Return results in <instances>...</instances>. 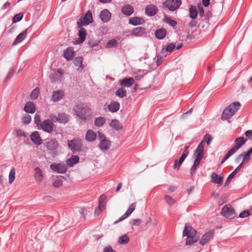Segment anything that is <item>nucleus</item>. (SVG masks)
I'll list each match as a JSON object with an SVG mask.
<instances>
[{
  "mask_svg": "<svg viewBox=\"0 0 252 252\" xmlns=\"http://www.w3.org/2000/svg\"><path fill=\"white\" fill-rule=\"evenodd\" d=\"M183 235V236L187 237L186 242L187 245H191L193 244L195 242H197L199 238V235L197 234V231L191 226L187 224L185 226Z\"/></svg>",
  "mask_w": 252,
  "mask_h": 252,
  "instance_id": "f257e3e1",
  "label": "nucleus"
},
{
  "mask_svg": "<svg viewBox=\"0 0 252 252\" xmlns=\"http://www.w3.org/2000/svg\"><path fill=\"white\" fill-rule=\"evenodd\" d=\"M241 104L238 101L230 104L227 108L225 109L221 115V119L227 120L230 118L239 109Z\"/></svg>",
  "mask_w": 252,
  "mask_h": 252,
  "instance_id": "f03ea898",
  "label": "nucleus"
},
{
  "mask_svg": "<svg viewBox=\"0 0 252 252\" xmlns=\"http://www.w3.org/2000/svg\"><path fill=\"white\" fill-rule=\"evenodd\" d=\"M76 115L81 120L83 121L87 120L92 115V110L88 106H83L82 105H78L75 110Z\"/></svg>",
  "mask_w": 252,
  "mask_h": 252,
  "instance_id": "7ed1b4c3",
  "label": "nucleus"
},
{
  "mask_svg": "<svg viewBox=\"0 0 252 252\" xmlns=\"http://www.w3.org/2000/svg\"><path fill=\"white\" fill-rule=\"evenodd\" d=\"M98 139L100 141L98 147L102 151H107L111 147V142L107 139L105 134L100 131H97Z\"/></svg>",
  "mask_w": 252,
  "mask_h": 252,
  "instance_id": "20e7f679",
  "label": "nucleus"
},
{
  "mask_svg": "<svg viewBox=\"0 0 252 252\" xmlns=\"http://www.w3.org/2000/svg\"><path fill=\"white\" fill-rule=\"evenodd\" d=\"M181 0H165L162 4L164 9L174 11L178 9L181 5Z\"/></svg>",
  "mask_w": 252,
  "mask_h": 252,
  "instance_id": "39448f33",
  "label": "nucleus"
},
{
  "mask_svg": "<svg viewBox=\"0 0 252 252\" xmlns=\"http://www.w3.org/2000/svg\"><path fill=\"white\" fill-rule=\"evenodd\" d=\"M221 214L222 216L229 219H233L236 216L235 211L231 205L226 204L221 209Z\"/></svg>",
  "mask_w": 252,
  "mask_h": 252,
  "instance_id": "423d86ee",
  "label": "nucleus"
},
{
  "mask_svg": "<svg viewBox=\"0 0 252 252\" xmlns=\"http://www.w3.org/2000/svg\"><path fill=\"white\" fill-rule=\"evenodd\" d=\"M68 145L70 150L73 152L81 151L82 147V141L80 138L73 139L72 140H68Z\"/></svg>",
  "mask_w": 252,
  "mask_h": 252,
  "instance_id": "0eeeda50",
  "label": "nucleus"
},
{
  "mask_svg": "<svg viewBox=\"0 0 252 252\" xmlns=\"http://www.w3.org/2000/svg\"><path fill=\"white\" fill-rule=\"evenodd\" d=\"M50 168L54 172L63 174L66 171L67 166L64 163H53L50 165Z\"/></svg>",
  "mask_w": 252,
  "mask_h": 252,
  "instance_id": "6e6552de",
  "label": "nucleus"
},
{
  "mask_svg": "<svg viewBox=\"0 0 252 252\" xmlns=\"http://www.w3.org/2000/svg\"><path fill=\"white\" fill-rule=\"evenodd\" d=\"M41 128L44 131L51 133L54 129V125L53 123L49 119L43 121L40 126Z\"/></svg>",
  "mask_w": 252,
  "mask_h": 252,
  "instance_id": "1a4fd4ad",
  "label": "nucleus"
},
{
  "mask_svg": "<svg viewBox=\"0 0 252 252\" xmlns=\"http://www.w3.org/2000/svg\"><path fill=\"white\" fill-rule=\"evenodd\" d=\"M204 141L202 140L199 144L196 149L194 156H195V159L200 161L202 159L204 155Z\"/></svg>",
  "mask_w": 252,
  "mask_h": 252,
  "instance_id": "9d476101",
  "label": "nucleus"
},
{
  "mask_svg": "<svg viewBox=\"0 0 252 252\" xmlns=\"http://www.w3.org/2000/svg\"><path fill=\"white\" fill-rule=\"evenodd\" d=\"M50 80L52 82L61 81L63 78V71L62 68L53 70L50 75Z\"/></svg>",
  "mask_w": 252,
  "mask_h": 252,
  "instance_id": "9b49d317",
  "label": "nucleus"
},
{
  "mask_svg": "<svg viewBox=\"0 0 252 252\" xmlns=\"http://www.w3.org/2000/svg\"><path fill=\"white\" fill-rule=\"evenodd\" d=\"M189 146H186L185 148V150L184 153L180 158L179 160H175L174 162V164L173 165V168L174 169H177V170L179 169V168L181 165L182 164L185 158L187 157L188 155L189 154V151L188 150Z\"/></svg>",
  "mask_w": 252,
  "mask_h": 252,
  "instance_id": "f8f14e48",
  "label": "nucleus"
},
{
  "mask_svg": "<svg viewBox=\"0 0 252 252\" xmlns=\"http://www.w3.org/2000/svg\"><path fill=\"white\" fill-rule=\"evenodd\" d=\"M93 21L92 13L91 11H88L85 14L83 21L81 20L77 23V27L83 25L87 26Z\"/></svg>",
  "mask_w": 252,
  "mask_h": 252,
  "instance_id": "ddd939ff",
  "label": "nucleus"
},
{
  "mask_svg": "<svg viewBox=\"0 0 252 252\" xmlns=\"http://www.w3.org/2000/svg\"><path fill=\"white\" fill-rule=\"evenodd\" d=\"M45 146L48 150L54 151L59 148V144L55 139H46Z\"/></svg>",
  "mask_w": 252,
  "mask_h": 252,
  "instance_id": "4468645a",
  "label": "nucleus"
},
{
  "mask_svg": "<svg viewBox=\"0 0 252 252\" xmlns=\"http://www.w3.org/2000/svg\"><path fill=\"white\" fill-rule=\"evenodd\" d=\"M247 139H245L243 137H239L235 139V145L231 149L235 153L244 145Z\"/></svg>",
  "mask_w": 252,
  "mask_h": 252,
  "instance_id": "2eb2a0df",
  "label": "nucleus"
},
{
  "mask_svg": "<svg viewBox=\"0 0 252 252\" xmlns=\"http://www.w3.org/2000/svg\"><path fill=\"white\" fill-rule=\"evenodd\" d=\"M158 11V7L154 4L148 5L145 7V13L149 16H153L155 15Z\"/></svg>",
  "mask_w": 252,
  "mask_h": 252,
  "instance_id": "dca6fc26",
  "label": "nucleus"
},
{
  "mask_svg": "<svg viewBox=\"0 0 252 252\" xmlns=\"http://www.w3.org/2000/svg\"><path fill=\"white\" fill-rule=\"evenodd\" d=\"M75 55V53L74 51L73 48L69 47L64 50L63 56L67 61H70L74 57Z\"/></svg>",
  "mask_w": 252,
  "mask_h": 252,
  "instance_id": "f3484780",
  "label": "nucleus"
},
{
  "mask_svg": "<svg viewBox=\"0 0 252 252\" xmlns=\"http://www.w3.org/2000/svg\"><path fill=\"white\" fill-rule=\"evenodd\" d=\"M214 236V232L212 230L206 233L201 238L200 244L204 245L207 244Z\"/></svg>",
  "mask_w": 252,
  "mask_h": 252,
  "instance_id": "a211bd4d",
  "label": "nucleus"
},
{
  "mask_svg": "<svg viewBox=\"0 0 252 252\" xmlns=\"http://www.w3.org/2000/svg\"><path fill=\"white\" fill-rule=\"evenodd\" d=\"M30 137L32 141L34 144L37 145H40L42 144V140L38 131H34L32 132Z\"/></svg>",
  "mask_w": 252,
  "mask_h": 252,
  "instance_id": "6ab92c4d",
  "label": "nucleus"
},
{
  "mask_svg": "<svg viewBox=\"0 0 252 252\" xmlns=\"http://www.w3.org/2000/svg\"><path fill=\"white\" fill-rule=\"evenodd\" d=\"M34 177L36 181L38 183H40L43 179V172L41 169L36 167L34 169Z\"/></svg>",
  "mask_w": 252,
  "mask_h": 252,
  "instance_id": "aec40b11",
  "label": "nucleus"
},
{
  "mask_svg": "<svg viewBox=\"0 0 252 252\" xmlns=\"http://www.w3.org/2000/svg\"><path fill=\"white\" fill-rule=\"evenodd\" d=\"M64 96V93L63 91L59 90L54 91L51 100L54 102H57L62 99Z\"/></svg>",
  "mask_w": 252,
  "mask_h": 252,
  "instance_id": "412c9836",
  "label": "nucleus"
},
{
  "mask_svg": "<svg viewBox=\"0 0 252 252\" xmlns=\"http://www.w3.org/2000/svg\"><path fill=\"white\" fill-rule=\"evenodd\" d=\"M109 125L111 127L112 129L116 131L122 130L123 127V125L119 122V121L116 119L111 120L109 123Z\"/></svg>",
  "mask_w": 252,
  "mask_h": 252,
  "instance_id": "4be33fe9",
  "label": "nucleus"
},
{
  "mask_svg": "<svg viewBox=\"0 0 252 252\" xmlns=\"http://www.w3.org/2000/svg\"><path fill=\"white\" fill-rule=\"evenodd\" d=\"M111 17V14L107 9L103 10L99 15L100 18L104 23L107 22L110 20Z\"/></svg>",
  "mask_w": 252,
  "mask_h": 252,
  "instance_id": "5701e85b",
  "label": "nucleus"
},
{
  "mask_svg": "<svg viewBox=\"0 0 252 252\" xmlns=\"http://www.w3.org/2000/svg\"><path fill=\"white\" fill-rule=\"evenodd\" d=\"M146 33V29L144 27H138L134 29L131 32V35L141 36Z\"/></svg>",
  "mask_w": 252,
  "mask_h": 252,
  "instance_id": "b1692460",
  "label": "nucleus"
},
{
  "mask_svg": "<svg viewBox=\"0 0 252 252\" xmlns=\"http://www.w3.org/2000/svg\"><path fill=\"white\" fill-rule=\"evenodd\" d=\"M83 58L82 57H76L73 60V63L76 67H77V70L81 72L84 68L83 65Z\"/></svg>",
  "mask_w": 252,
  "mask_h": 252,
  "instance_id": "393cba45",
  "label": "nucleus"
},
{
  "mask_svg": "<svg viewBox=\"0 0 252 252\" xmlns=\"http://www.w3.org/2000/svg\"><path fill=\"white\" fill-rule=\"evenodd\" d=\"M29 28L26 29L23 32H21L18 36L16 37V39L14 41L13 45H16L22 42L26 37L27 34L28 33Z\"/></svg>",
  "mask_w": 252,
  "mask_h": 252,
  "instance_id": "a878e982",
  "label": "nucleus"
},
{
  "mask_svg": "<svg viewBox=\"0 0 252 252\" xmlns=\"http://www.w3.org/2000/svg\"><path fill=\"white\" fill-rule=\"evenodd\" d=\"M24 111L27 113L33 114L36 110L35 104L32 101H29L26 103L24 107Z\"/></svg>",
  "mask_w": 252,
  "mask_h": 252,
  "instance_id": "bb28decb",
  "label": "nucleus"
},
{
  "mask_svg": "<svg viewBox=\"0 0 252 252\" xmlns=\"http://www.w3.org/2000/svg\"><path fill=\"white\" fill-rule=\"evenodd\" d=\"M121 11L126 16H129L134 12V9L131 5L126 4L122 8Z\"/></svg>",
  "mask_w": 252,
  "mask_h": 252,
  "instance_id": "cd10ccee",
  "label": "nucleus"
},
{
  "mask_svg": "<svg viewBox=\"0 0 252 252\" xmlns=\"http://www.w3.org/2000/svg\"><path fill=\"white\" fill-rule=\"evenodd\" d=\"M128 23L132 25L137 26L143 24L145 23V21L142 18L139 17H134L130 18L129 19Z\"/></svg>",
  "mask_w": 252,
  "mask_h": 252,
  "instance_id": "c85d7f7f",
  "label": "nucleus"
},
{
  "mask_svg": "<svg viewBox=\"0 0 252 252\" xmlns=\"http://www.w3.org/2000/svg\"><path fill=\"white\" fill-rule=\"evenodd\" d=\"M96 138V134L93 130L89 129L87 131L85 139L88 142H94Z\"/></svg>",
  "mask_w": 252,
  "mask_h": 252,
  "instance_id": "c756f323",
  "label": "nucleus"
},
{
  "mask_svg": "<svg viewBox=\"0 0 252 252\" xmlns=\"http://www.w3.org/2000/svg\"><path fill=\"white\" fill-rule=\"evenodd\" d=\"M120 107V103L115 101H112L108 107V110L112 113L117 112L119 110Z\"/></svg>",
  "mask_w": 252,
  "mask_h": 252,
  "instance_id": "7c9ffc66",
  "label": "nucleus"
},
{
  "mask_svg": "<svg viewBox=\"0 0 252 252\" xmlns=\"http://www.w3.org/2000/svg\"><path fill=\"white\" fill-rule=\"evenodd\" d=\"M166 33L167 32L165 29L160 28L156 31L155 36L158 39H162L165 37Z\"/></svg>",
  "mask_w": 252,
  "mask_h": 252,
  "instance_id": "2f4dec72",
  "label": "nucleus"
},
{
  "mask_svg": "<svg viewBox=\"0 0 252 252\" xmlns=\"http://www.w3.org/2000/svg\"><path fill=\"white\" fill-rule=\"evenodd\" d=\"M212 181L218 184L221 185L223 181V175H220V176L215 173L213 172L211 175Z\"/></svg>",
  "mask_w": 252,
  "mask_h": 252,
  "instance_id": "473e14b6",
  "label": "nucleus"
},
{
  "mask_svg": "<svg viewBox=\"0 0 252 252\" xmlns=\"http://www.w3.org/2000/svg\"><path fill=\"white\" fill-rule=\"evenodd\" d=\"M78 28L79 29L78 35L79 36L80 42L82 43L86 39L87 32L86 30L82 27V26L78 27Z\"/></svg>",
  "mask_w": 252,
  "mask_h": 252,
  "instance_id": "72a5a7b5",
  "label": "nucleus"
},
{
  "mask_svg": "<svg viewBox=\"0 0 252 252\" xmlns=\"http://www.w3.org/2000/svg\"><path fill=\"white\" fill-rule=\"evenodd\" d=\"M251 153L248 151L247 152H243L240 155L242 158V162L239 164L241 165V167L246 163L248 162L250 160Z\"/></svg>",
  "mask_w": 252,
  "mask_h": 252,
  "instance_id": "f704fd0d",
  "label": "nucleus"
},
{
  "mask_svg": "<svg viewBox=\"0 0 252 252\" xmlns=\"http://www.w3.org/2000/svg\"><path fill=\"white\" fill-rule=\"evenodd\" d=\"M58 122L61 124H66L69 121V116L64 113L58 114Z\"/></svg>",
  "mask_w": 252,
  "mask_h": 252,
  "instance_id": "c9c22d12",
  "label": "nucleus"
},
{
  "mask_svg": "<svg viewBox=\"0 0 252 252\" xmlns=\"http://www.w3.org/2000/svg\"><path fill=\"white\" fill-rule=\"evenodd\" d=\"M134 82V80L133 78H125L122 80L120 85L123 86L129 87Z\"/></svg>",
  "mask_w": 252,
  "mask_h": 252,
  "instance_id": "e433bc0d",
  "label": "nucleus"
},
{
  "mask_svg": "<svg viewBox=\"0 0 252 252\" xmlns=\"http://www.w3.org/2000/svg\"><path fill=\"white\" fill-rule=\"evenodd\" d=\"M79 158L78 156H72L66 160V164L70 167H72L79 161Z\"/></svg>",
  "mask_w": 252,
  "mask_h": 252,
  "instance_id": "4c0bfd02",
  "label": "nucleus"
},
{
  "mask_svg": "<svg viewBox=\"0 0 252 252\" xmlns=\"http://www.w3.org/2000/svg\"><path fill=\"white\" fill-rule=\"evenodd\" d=\"M241 167V165H239L238 166L236 167V168L227 177L226 182L225 185L229 184L231 180V179L235 176V175L237 174L238 170Z\"/></svg>",
  "mask_w": 252,
  "mask_h": 252,
  "instance_id": "58836bf2",
  "label": "nucleus"
},
{
  "mask_svg": "<svg viewBox=\"0 0 252 252\" xmlns=\"http://www.w3.org/2000/svg\"><path fill=\"white\" fill-rule=\"evenodd\" d=\"M106 122V119L103 117H99L94 120V125L97 127L102 126Z\"/></svg>",
  "mask_w": 252,
  "mask_h": 252,
  "instance_id": "ea45409f",
  "label": "nucleus"
},
{
  "mask_svg": "<svg viewBox=\"0 0 252 252\" xmlns=\"http://www.w3.org/2000/svg\"><path fill=\"white\" fill-rule=\"evenodd\" d=\"M189 17L194 19L197 16V11L195 6L191 5L189 7Z\"/></svg>",
  "mask_w": 252,
  "mask_h": 252,
  "instance_id": "a19ab883",
  "label": "nucleus"
},
{
  "mask_svg": "<svg viewBox=\"0 0 252 252\" xmlns=\"http://www.w3.org/2000/svg\"><path fill=\"white\" fill-rule=\"evenodd\" d=\"M116 95L120 97L124 98L126 95V91L123 88H119L115 93Z\"/></svg>",
  "mask_w": 252,
  "mask_h": 252,
  "instance_id": "79ce46f5",
  "label": "nucleus"
},
{
  "mask_svg": "<svg viewBox=\"0 0 252 252\" xmlns=\"http://www.w3.org/2000/svg\"><path fill=\"white\" fill-rule=\"evenodd\" d=\"M39 94V89L38 87H36L33 89L30 94V97L32 100L36 99Z\"/></svg>",
  "mask_w": 252,
  "mask_h": 252,
  "instance_id": "37998d69",
  "label": "nucleus"
},
{
  "mask_svg": "<svg viewBox=\"0 0 252 252\" xmlns=\"http://www.w3.org/2000/svg\"><path fill=\"white\" fill-rule=\"evenodd\" d=\"M15 169L14 167L12 168L10 171L8 176V182L10 184H12L15 179Z\"/></svg>",
  "mask_w": 252,
  "mask_h": 252,
  "instance_id": "c03bdc74",
  "label": "nucleus"
},
{
  "mask_svg": "<svg viewBox=\"0 0 252 252\" xmlns=\"http://www.w3.org/2000/svg\"><path fill=\"white\" fill-rule=\"evenodd\" d=\"M164 21L172 27H175L177 25V22L175 20L171 19L167 16H164Z\"/></svg>",
  "mask_w": 252,
  "mask_h": 252,
  "instance_id": "a18cd8bd",
  "label": "nucleus"
},
{
  "mask_svg": "<svg viewBox=\"0 0 252 252\" xmlns=\"http://www.w3.org/2000/svg\"><path fill=\"white\" fill-rule=\"evenodd\" d=\"M129 241V237L126 235H124L119 238L118 242L120 244H126Z\"/></svg>",
  "mask_w": 252,
  "mask_h": 252,
  "instance_id": "49530a36",
  "label": "nucleus"
},
{
  "mask_svg": "<svg viewBox=\"0 0 252 252\" xmlns=\"http://www.w3.org/2000/svg\"><path fill=\"white\" fill-rule=\"evenodd\" d=\"M118 44V42L115 39L109 40L106 43V47L111 48L116 47Z\"/></svg>",
  "mask_w": 252,
  "mask_h": 252,
  "instance_id": "de8ad7c7",
  "label": "nucleus"
},
{
  "mask_svg": "<svg viewBox=\"0 0 252 252\" xmlns=\"http://www.w3.org/2000/svg\"><path fill=\"white\" fill-rule=\"evenodd\" d=\"M164 199L166 202L170 206H172L175 203V200L170 196L166 195L164 196Z\"/></svg>",
  "mask_w": 252,
  "mask_h": 252,
  "instance_id": "09e8293b",
  "label": "nucleus"
},
{
  "mask_svg": "<svg viewBox=\"0 0 252 252\" xmlns=\"http://www.w3.org/2000/svg\"><path fill=\"white\" fill-rule=\"evenodd\" d=\"M136 207V203H133L129 206L128 209L127 210L126 212L125 213L128 217L130 215V214L135 210Z\"/></svg>",
  "mask_w": 252,
  "mask_h": 252,
  "instance_id": "8fccbe9b",
  "label": "nucleus"
},
{
  "mask_svg": "<svg viewBox=\"0 0 252 252\" xmlns=\"http://www.w3.org/2000/svg\"><path fill=\"white\" fill-rule=\"evenodd\" d=\"M200 162V161H198L197 160H194L193 164L190 169V174L191 175H193V174L195 173L196 167H197L198 165H199Z\"/></svg>",
  "mask_w": 252,
  "mask_h": 252,
  "instance_id": "3c124183",
  "label": "nucleus"
},
{
  "mask_svg": "<svg viewBox=\"0 0 252 252\" xmlns=\"http://www.w3.org/2000/svg\"><path fill=\"white\" fill-rule=\"evenodd\" d=\"M23 16V15L21 13L15 15L13 18L12 23H15L20 21L22 19Z\"/></svg>",
  "mask_w": 252,
  "mask_h": 252,
  "instance_id": "603ef678",
  "label": "nucleus"
},
{
  "mask_svg": "<svg viewBox=\"0 0 252 252\" xmlns=\"http://www.w3.org/2000/svg\"><path fill=\"white\" fill-rule=\"evenodd\" d=\"M23 123L25 125H28L31 122V117L30 115H25L23 118Z\"/></svg>",
  "mask_w": 252,
  "mask_h": 252,
  "instance_id": "864d4df0",
  "label": "nucleus"
},
{
  "mask_svg": "<svg viewBox=\"0 0 252 252\" xmlns=\"http://www.w3.org/2000/svg\"><path fill=\"white\" fill-rule=\"evenodd\" d=\"M234 153H235L231 149L229 150L223 157L221 161V163L224 162L226 160H227L231 156L233 155Z\"/></svg>",
  "mask_w": 252,
  "mask_h": 252,
  "instance_id": "5fc2aeb1",
  "label": "nucleus"
},
{
  "mask_svg": "<svg viewBox=\"0 0 252 252\" xmlns=\"http://www.w3.org/2000/svg\"><path fill=\"white\" fill-rule=\"evenodd\" d=\"M251 215V212L249 210H245L242 212L239 217L241 218H246L249 217Z\"/></svg>",
  "mask_w": 252,
  "mask_h": 252,
  "instance_id": "6e6d98bb",
  "label": "nucleus"
},
{
  "mask_svg": "<svg viewBox=\"0 0 252 252\" xmlns=\"http://www.w3.org/2000/svg\"><path fill=\"white\" fill-rule=\"evenodd\" d=\"M175 48V44L170 43L166 46V50L168 52H171Z\"/></svg>",
  "mask_w": 252,
  "mask_h": 252,
  "instance_id": "4d7b16f0",
  "label": "nucleus"
},
{
  "mask_svg": "<svg viewBox=\"0 0 252 252\" xmlns=\"http://www.w3.org/2000/svg\"><path fill=\"white\" fill-rule=\"evenodd\" d=\"M63 181L61 179H58L54 181L53 186L55 188H59L62 186Z\"/></svg>",
  "mask_w": 252,
  "mask_h": 252,
  "instance_id": "13d9d810",
  "label": "nucleus"
},
{
  "mask_svg": "<svg viewBox=\"0 0 252 252\" xmlns=\"http://www.w3.org/2000/svg\"><path fill=\"white\" fill-rule=\"evenodd\" d=\"M212 137L209 135V134H206L204 137V139L203 140H204L205 141V140L206 141V143L207 145H209L212 140Z\"/></svg>",
  "mask_w": 252,
  "mask_h": 252,
  "instance_id": "bf43d9fd",
  "label": "nucleus"
},
{
  "mask_svg": "<svg viewBox=\"0 0 252 252\" xmlns=\"http://www.w3.org/2000/svg\"><path fill=\"white\" fill-rule=\"evenodd\" d=\"M34 123L36 124L37 126H40L41 120L40 117L39 115L35 114L34 117Z\"/></svg>",
  "mask_w": 252,
  "mask_h": 252,
  "instance_id": "052dcab7",
  "label": "nucleus"
},
{
  "mask_svg": "<svg viewBox=\"0 0 252 252\" xmlns=\"http://www.w3.org/2000/svg\"><path fill=\"white\" fill-rule=\"evenodd\" d=\"M142 220L140 219H134L131 220V223L133 225L139 226L141 223Z\"/></svg>",
  "mask_w": 252,
  "mask_h": 252,
  "instance_id": "680f3d73",
  "label": "nucleus"
},
{
  "mask_svg": "<svg viewBox=\"0 0 252 252\" xmlns=\"http://www.w3.org/2000/svg\"><path fill=\"white\" fill-rule=\"evenodd\" d=\"M50 120H51L52 122H58V116H56L55 114H52L49 116Z\"/></svg>",
  "mask_w": 252,
  "mask_h": 252,
  "instance_id": "e2e57ef3",
  "label": "nucleus"
},
{
  "mask_svg": "<svg viewBox=\"0 0 252 252\" xmlns=\"http://www.w3.org/2000/svg\"><path fill=\"white\" fill-rule=\"evenodd\" d=\"M198 13L199 15L201 17H202L204 15V8L201 5H198Z\"/></svg>",
  "mask_w": 252,
  "mask_h": 252,
  "instance_id": "0e129e2a",
  "label": "nucleus"
},
{
  "mask_svg": "<svg viewBox=\"0 0 252 252\" xmlns=\"http://www.w3.org/2000/svg\"><path fill=\"white\" fill-rule=\"evenodd\" d=\"M103 252H116V251L113 250L111 246H107L105 247L103 250Z\"/></svg>",
  "mask_w": 252,
  "mask_h": 252,
  "instance_id": "69168bd1",
  "label": "nucleus"
},
{
  "mask_svg": "<svg viewBox=\"0 0 252 252\" xmlns=\"http://www.w3.org/2000/svg\"><path fill=\"white\" fill-rule=\"evenodd\" d=\"M127 217H128V216L125 213L119 219V220H117L115 221L114 222V223L115 224H116L122 220H124L126 219V218H127Z\"/></svg>",
  "mask_w": 252,
  "mask_h": 252,
  "instance_id": "338daca9",
  "label": "nucleus"
},
{
  "mask_svg": "<svg viewBox=\"0 0 252 252\" xmlns=\"http://www.w3.org/2000/svg\"><path fill=\"white\" fill-rule=\"evenodd\" d=\"M14 73V69H11L7 75V76L6 77V80L9 79L12 76Z\"/></svg>",
  "mask_w": 252,
  "mask_h": 252,
  "instance_id": "774afa93",
  "label": "nucleus"
}]
</instances>
